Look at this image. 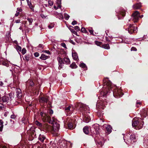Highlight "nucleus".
I'll use <instances>...</instances> for the list:
<instances>
[{"mask_svg":"<svg viewBox=\"0 0 148 148\" xmlns=\"http://www.w3.org/2000/svg\"><path fill=\"white\" fill-rule=\"evenodd\" d=\"M74 108L73 106H69L65 108L64 110L66 113L69 114H71L73 112Z\"/></svg>","mask_w":148,"mask_h":148,"instance_id":"0eeeda50","label":"nucleus"},{"mask_svg":"<svg viewBox=\"0 0 148 148\" xmlns=\"http://www.w3.org/2000/svg\"><path fill=\"white\" fill-rule=\"evenodd\" d=\"M3 128V126H1L0 127V132H1L2 131Z\"/></svg>","mask_w":148,"mask_h":148,"instance_id":"0e129e2a","label":"nucleus"},{"mask_svg":"<svg viewBox=\"0 0 148 148\" xmlns=\"http://www.w3.org/2000/svg\"><path fill=\"white\" fill-rule=\"evenodd\" d=\"M70 67H71L72 69H75L76 68L77 66L75 63L74 62L73 63L70 65Z\"/></svg>","mask_w":148,"mask_h":148,"instance_id":"2f4dec72","label":"nucleus"},{"mask_svg":"<svg viewBox=\"0 0 148 148\" xmlns=\"http://www.w3.org/2000/svg\"><path fill=\"white\" fill-rule=\"evenodd\" d=\"M81 31L83 32L86 33H87V32L85 28L84 27H82L81 29Z\"/></svg>","mask_w":148,"mask_h":148,"instance_id":"79ce46f5","label":"nucleus"},{"mask_svg":"<svg viewBox=\"0 0 148 148\" xmlns=\"http://www.w3.org/2000/svg\"><path fill=\"white\" fill-rule=\"evenodd\" d=\"M79 66L82 68L84 69V70H87V67L85 64L83 63H81L79 64Z\"/></svg>","mask_w":148,"mask_h":148,"instance_id":"393cba45","label":"nucleus"},{"mask_svg":"<svg viewBox=\"0 0 148 148\" xmlns=\"http://www.w3.org/2000/svg\"><path fill=\"white\" fill-rule=\"evenodd\" d=\"M30 56L29 54H26L25 55L24 57V60L28 61L29 60Z\"/></svg>","mask_w":148,"mask_h":148,"instance_id":"473e14b6","label":"nucleus"},{"mask_svg":"<svg viewBox=\"0 0 148 148\" xmlns=\"http://www.w3.org/2000/svg\"><path fill=\"white\" fill-rule=\"evenodd\" d=\"M128 32L130 34H132L133 33H136L137 31V28H135L132 25L130 24L128 29Z\"/></svg>","mask_w":148,"mask_h":148,"instance_id":"6e6552de","label":"nucleus"},{"mask_svg":"<svg viewBox=\"0 0 148 148\" xmlns=\"http://www.w3.org/2000/svg\"><path fill=\"white\" fill-rule=\"evenodd\" d=\"M46 139L45 137L43 135L40 134L38 137V140L41 142H44V140Z\"/></svg>","mask_w":148,"mask_h":148,"instance_id":"a211bd4d","label":"nucleus"},{"mask_svg":"<svg viewBox=\"0 0 148 148\" xmlns=\"http://www.w3.org/2000/svg\"><path fill=\"white\" fill-rule=\"evenodd\" d=\"M49 112L50 114H52L53 113V111L52 110H50L49 111Z\"/></svg>","mask_w":148,"mask_h":148,"instance_id":"5fc2aeb1","label":"nucleus"},{"mask_svg":"<svg viewBox=\"0 0 148 148\" xmlns=\"http://www.w3.org/2000/svg\"><path fill=\"white\" fill-rule=\"evenodd\" d=\"M20 20L18 19V20H16L15 21V22L16 23H20Z\"/></svg>","mask_w":148,"mask_h":148,"instance_id":"69168bd1","label":"nucleus"},{"mask_svg":"<svg viewBox=\"0 0 148 148\" xmlns=\"http://www.w3.org/2000/svg\"><path fill=\"white\" fill-rule=\"evenodd\" d=\"M49 57H50L49 56H47L44 54H42L40 57V58L42 60H44L49 58Z\"/></svg>","mask_w":148,"mask_h":148,"instance_id":"f3484780","label":"nucleus"},{"mask_svg":"<svg viewBox=\"0 0 148 148\" xmlns=\"http://www.w3.org/2000/svg\"><path fill=\"white\" fill-rule=\"evenodd\" d=\"M74 28L77 31L80 30V28L78 26H75Z\"/></svg>","mask_w":148,"mask_h":148,"instance_id":"09e8293b","label":"nucleus"},{"mask_svg":"<svg viewBox=\"0 0 148 148\" xmlns=\"http://www.w3.org/2000/svg\"><path fill=\"white\" fill-rule=\"evenodd\" d=\"M93 127L95 129V132L96 134H98L99 133V127L98 125L96 124L93 126Z\"/></svg>","mask_w":148,"mask_h":148,"instance_id":"6ab92c4d","label":"nucleus"},{"mask_svg":"<svg viewBox=\"0 0 148 148\" xmlns=\"http://www.w3.org/2000/svg\"><path fill=\"white\" fill-rule=\"evenodd\" d=\"M72 56L73 58L75 60L77 61L78 60L77 54L76 53H72Z\"/></svg>","mask_w":148,"mask_h":148,"instance_id":"aec40b11","label":"nucleus"},{"mask_svg":"<svg viewBox=\"0 0 148 148\" xmlns=\"http://www.w3.org/2000/svg\"><path fill=\"white\" fill-rule=\"evenodd\" d=\"M54 27L53 25H49L48 26V27L49 29H51Z\"/></svg>","mask_w":148,"mask_h":148,"instance_id":"052dcab7","label":"nucleus"},{"mask_svg":"<svg viewBox=\"0 0 148 148\" xmlns=\"http://www.w3.org/2000/svg\"><path fill=\"white\" fill-rule=\"evenodd\" d=\"M16 96L18 99H20L22 96V93L20 89H16Z\"/></svg>","mask_w":148,"mask_h":148,"instance_id":"2eb2a0df","label":"nucleus"},{"mask_svg":"<svg viewBox=\"0 0 148 148\" xmlns=\"http://www.w3.org/2000/svg\"><path fill=\"white\" fill-rule=\"evenodd\" d=\"M48 99L45 97H42L40 98L39 99V102L41 104L43 103L46 104L48 101Z\"/></svg>","mask_w":148,"mask_h":148,"instance_id":"f8f14e48","label":"nucleus"},{"mask_svg":"<svg viewBox=\"0 0 148 148\" xmlns=\"http://www.w3.org/2000/svg\"><path fill=\"white\" fill-rule=\"evenodd\" d=\"M68 127L69 129L72 130L74 128L73 126V124L71 123H69L68 124Z\"/></svg>","mask_w":148,"mask_h":148,"instance_id":"7c9ffc66","label":"nucleus"},{"mask_svg":"<svg viewBox=\"0 0 148 148\" xmlns=\"http://www.w3.org/2000/svg\"><path fill=\"white\" fill-rule=\"evenodd\" d=\"M102 47L106 49H110L109 45L108 44L102 45Z\"/></svg>","mask_w":148,"mask_h":148,"instance_id":"c756f323","label":"nucleus"},{"mask_svg":"<svg viewBox=\"0 0 148 148\" xmlns=\"http://www.w3.org/2000/svg\"><path fill=\"white\" fill-rule=\"evenodd\" d=\"M40 16L42 18H46L47 16V15H45L43 14H40Z\"/></svg>","mask_w":148,"mask_h":148,"instance_id":"49530a36","label":"nucleus"},{"mask_svg":"<svg viewBox=\"0 0 148 148\" xmlns=\"http://www.w3.org/2000/svg\"><path fill=\"white\" fill-rule=\"evenodd\" d=\"M95 43L97 46H100L101 44L102 43L101 42H99L97 41H95Z\"/></svg>","mask_w":148,"mask_h":148,"instance_id":"a19ab883","label":"nucleus"},{"mask_svg":"<svg viewBox=\"0 0 148 148\" xmlns=\"http://www.w3.org/2000/svg\"><path fill=\"white\" fill-rule=\"evenodd\" d=\"M34 56L36 57H38L39 56V54L38 52H36L34 53Z\"/></svg>","mask_w":148,"mask_h":148,"instance_id":"3c124183","label":"nucleus"},{"mask_svg":"<svg viewBox=\"0 0 148 148\" xmlns=\"http://www.w3.org/2000/svg\"><path fill=\"white\" fill-rule=\"evenodd\" d=\"M103 128L106 130V132L108 134H110L112 131V127L110 125L107 124H104L103 126Z\"/></svg>","mask_w":148,"mask_h":148,"instance_id":"9b49d317","label":"nucleus"},{"mask_svg":"<svg viewBox=\"0 0 148 148\" xmlns=\"http://www.w3.org/2000/svg\"><path fill=\"white\" fill-rule=\"evenodd\" d=\"M40 114L45 121L51 124L52 131L56 132L58 130L60 127L58 123L56 122L55 120H53V119L52 120L50 116L42 112H40Z\"/></svg>","mask_w":148,"mask_h":148,"instance_id":"f03ea898","label":"nucleus"},{"mask_svg":"<svg viewBox=\"0 0 148 148\" xmlns=\"http://www.w3.org/2000/svg\"><path fill=\"white\" fill-rule=\"evenodd\" d=\"M77 21H74L73 22H72V24L73 25H74L76 24H77Z\"/></svg>","mask_w":148,"mask_h":148,"instance_id":"6e6d98bb","label":"nucleus"},{"mask_svg":"<svg viewBox=\"0 0 148 148\" xmlns=\"http://www.w3.org/2000/svg\"><path fill=\"white\" fill-rule=\"evenodd\" d=\"M42 130L46 132H51L52 127L51 125H49L48 124H45L43 125Z\"/></svg>","mask_w":148,"mask_h":148,"instance_id":"1a4fd4ad","label":"nucleus"},{"mask_svg":"<svg viewBox=\"0 0 148 148\" xmlns=\"http://www.w3.org/2000/svg\"><path fill=\"white\" fill-rule=\"evenodd\" d=\"M26 52V50L25 48H23L22 50L21 53L23 55L25 54Z\"/></svg>","mask_w":148,"mask_h":148,"instance_id":"c03bdc74","label":"nucleus"},{"mask_svg":"<svg viewBox=\"0 0 148 148\" xmlns=\"http://www.w3.org/2000/svg\"><path fill=\"white\" fill-rule=\"evenodd\" d=\"M141 7V5L140 3H137L136 4L134 5L133 7L134 9H137L140 8Z\"/></svg>","mask_w":148,"mask_h":148,"instance_id":"4be33fe9","label":"nucleus"},{"mask_svg":"<svg viewBox=\"0 0 148 148\" xmlns=\"http://www.w3.org/2000/svg\"><path fill=\"white\" fill-rule=\"evenodd\" d=\"M144 122L142 119L140 118H138L137 120L132 121V126L136 130H139L143 127Z\"/></svg>","mask_w":148,"mask_h":148,"instance_id":"20e7f679","label":"nucleus"},{"mask_svg":"<svg viewBox=\"0 0 148 148\" xmlns=\"http://www.w3.org/2000/svg\"><path fill=\"white\" fill-rule=\"evenodd\" d=\"M61 0H57L56 2V5H55L53 6L54 8L56 10L58 8H61Z\"/></svg>","mask_w":148,"mask_h":148,"instance_id":"ddd939ff","label":"nucleus"},{"mask_svg":"<svg viewBox=\"0 0 148 148\" xmlns=\"http://www.w3.org/2000/svg\"><path fill=\"white\" fill-rule=\"evenodd\" d=\"M16 49L18 52H21V48L19 46H17L16 47Z\"/></svg>","mask_w":148,"mask_h":148,"instance_id":"4c0bfd02","label":"nucleus"},{"mask_svg":"<svg viewBox=\"0 0 148 148\" xmlns=\"http://www.w3.org/2000/svg\"><path fill=\"white\" fill-rule=\"evenodd\" d=\"M27 20L29 22L30 25H31L33 21V19L31 18H27Z\"/></svg>","mask_w":148,"mask_h":148,"instance_id":"e433bc0d","label":"nucleus"},{"mask_svg":"<svg viewBox=\"0 0 148 148\" xmlns=\"http://www.w3.org/2000/svg\"><path fill=\"white\" fill-rule=\"evenodd\" d=\"M55 14L56 15L57 17L58 18L60 19H63V16L61 13L56 12H55Z\"/></svg>","mask_w":148,"mask_h":148,"instance_id":"412c9836","label":"nucleus"},{"mask_svg":"<svg viewBox=\"0 0 148 148\" xmlns=\"http://www.w3.org/2000/svg\"><path fill=\"white\" fill-rule=\"evenodd\" d=\"M123 139L126 143L127 144H129L130 143L133 144L136 141V137L134 134L130 136V138L126 140L125 137H123Z\"/></svg>","mask_w":148,"mask_h":148,"instance_id":"39448f33","label":"nucleus"},{"mask_svg":"<svg viewBox=\"0 0 148 148\" xmlns=\"http://www.w3.org/2000/svg\"><path fill=\"white\" fill-rule=\"evenodd\" d=\"M48 4L50 6H52L53 4V1L51 0H49L48 1Z\"/></svg>","mask_w":148,"mask_h":148,"instance_id":"ea45409f","label":"nucleus"},{"mask_svg":"<svg viewBox=\"0 0 148 148\" xmlns=\"http://www.w3.org/2000/svg\"><path fill=\"white\" fill-rule=\"evenodd\" d=\"M143 143L144 146H148V137L145 138Z\"/></svg>","mask_w":148,"mask_h":148,"instance_id":"c85d7f7f","label":"nucleus"},{"mask_svg":"<svg viewBox=\"0 0 148 148\" xmlns=\"http://www.w3.org/2000/svg\"><path fill=\"white\" fill-rule=\"evenodd\" d=\"M62 60L64 63L66 64H69L70 63V60L69 58H64Z\"/></svg>","mask_w":148,"mask_h":148,"instance_id":"b1692460","label":"nucleus"},{"mask_svg":"<svg viewBox=\"0 0 148 148\" xmlns=\"http://www.w3.org/2000/svg\"><path fill=\"white\" fill-rule=\"evenodd\" d=\"M70 17L67 14L65 13L64 14V17L66 20H68Z\"/></svg>","mask_w":148,"mask_h":148,"instance_id":"f704fd0d","label":"nucleus"},{"mask_svg":"<svg viewBox=\"0 0 148 148\" xmlns=\"http://www.w3.org/2000/svg\"><path fill=\"white\" fill-rule=\"evenodd\" d=\"M88 31H89V32H90V33L91 34H92L93 35H94L93 34V30L92 29V28H91L90 29H88Z\"/></svg>","mask_w":148,"mask_h":148,"instance_id":"de8ad7c7","label":"nucleus"},{"mask_svg":"<svg viewBox=\"0 0 148 148\" xmlns=\"http://www.w3.org/2000/svg\"><path fill=\"white\" fill-rule=\"evenodd\" d=\"M19 14V12H16V13L15 14V16H18V15Z\"/></svg>","mask_w":148,"mask_h":148,"instance_id":"e2e57ef3","label":"nucleus"},{"mask_svg":"<svg viewBox=\"0 0 148 148\" xmlns=\"http://www.w3.org/2000/svg\"><path fill=\"white\" fill-rule=\"evenodd\" d=\"M137 50V49L135 48V47H132L131 48V51H136Z\"/></svg>","mask_w":148,"mask_h":148,"instance_id":"864d4df0","label":"nucleus"},{"mask_svg":"<svg viewBox=\"0 0 148 148\" xmlns=\"http://www.w3.org/2000/svg\"><path fill=\"white\" fill-rule=\"evenodd\" d=\"M3 122L2 120H0V125L3 126Z\"/></svg>","mask_w":148,"mask_h":148,"instance_id":"4d7b16f0","label":"nucleus"},{"mask_svg":"<svg viewBox=\"0 0 148 148\" xmlns=\"http://www.w3.org/2000/svg\"><path fill=\"white\" fill-rule=\"evenodd\" d=\"M66 142H64L63 143H61L60 146V148H67V146L66 145Z\"/></svg>","mask_w":148,"mask_h":148,"instance_id":"72a5a7b5","label":"nucleus"},{"mask_svg":"<svg viewBox=\"0 0 148 148\" xmlns=\"http://www.w3.org/2000/svg\"><path fill=\"white\" fill-rule=\"evenodd\" d=\"M11 118L12 119H14L15 117V116L14 115H12L11 116Z\"/></svg>","mask_w":148,"mask_h":148,"instance_id":"bf43d9fd","label":"nucleus"},{"mask_svg":"<svg viewBox=\"0 0 148 148\" xmlns=\"http://www.w3.org/2000/svg\"><path fill=\"white\" fill-rule=\"evenodd\" d=\"M99 102H100L98 101L97 102V103L96 104V107L97 108H99V107H100V105H101V106L102 105L101 103H99Z\"/></svg>","mask_w":148,"mask_h":148,"instance_id":"a18cd8bd","label":"nucleus"},{"mask_svg":"<svg viewBox=\"0 0 148 148\" xmlns=\"http://www.w3.org/2000/svg\"><path fill=\"white\" fill-rule=\"evenodd\" d=\"M3 83L2 82H0V86H3Z\"/></svg>","mask_w":148,"mask_h":148,"instance_id":"774afa93","label":"nucleus"},{"mask_svg":"<svg viewBox=\"0 0 148 148\" xmlns=\"http://www.w3.org/2000/svg\"><path fill=\"white\" fill-rule=\"evenodd\" d=\"M71 32H72L74 34H77V32L75 31V30L73 29H72L71 30Z\"/></svg>","mask_w":148,"mask_h":148,"instance_id":"680f3d73","label":"nucleus"},{"mask_svg":"<svg viewBox=\"0 0 148 148\" xmlns=\"http://www.w3.org/2000/svg\"><path fill=\"white\" fill-rule=\"evenodd\" d=\"M104 138L103 137H100V138H97L96 137L95 138V140L96 143L100 145H102L104 143Z\"/></svg>","mask_w":148,"mask_h":148,"instance_id":"9d476101","label":"nucleus"},{"mask_svg":"<svg viewBox=\"0 0 148 148\" xmlns=\"http://www.w3.org/2000/svg\"><path fill=\"white\" fill-rule=\"evenodd\" d=\"M61 45L65 48H66V45L64 43H62L61 44Z\"/></svg>","mask_w":148,"mask_h":148,"instance_id":"603ef678","label":"nucleus"},{"mask_svg":"<svg viewBox=\"0 0 148 148\" xmlns=\"http://www.w3.org/2000/svg\"><path fill=\"white\" fill-rule=\"evenodd\" d=\"M17 10L19 12H21L22 11V9L20 8H17Z\"/></svg>","mask_w":148,"mask_h":148,"instance_id":"338daca9","label":"nucleus"},{"mask_svg":"<svg viewBox=\"0 0 148 148\" xmlns=\"http://www.w3.org/2000/svg\"><path fill=\"white\" fill-rule=\"evenodd\" d=\"M27 3V4L29 6V8L32 10H34L32 5L31 3L29 0H26Z\"/></svg>","mask_w":148,"mask_h":148,"instance_id":"cd10ccee","label":"nucleus"},{"mask_svg":"<svg viewBox=\"0 0 148 148\" xmlns=\"http://www.w3.org/2000/svg\"><path fill=\"white\" fill-rule=\"evenodd\" d=\"M57 60L58 61L59 63V69L62 68L63 65V64L64 63L62 59L60 57H59L57 58Z\"/></svg>","mask_w":148,"mask_h":148,"instance_id":"4468645a","label":"nucleus"},{"mask_svg":"<svg viewBox=\"0 0 148 148\" xmlns=\"http://www.w3.org/2000/svg\"><path fill=\"white\" fill-rule=\"evenodd\" d=\"M34 85V83L33 81L31 79L29 80L26 83V86L28 87L29 86H33Z\"/></svg>","mask_w":148,"mask_h":148,"instance_id":"dca6fc26","label":"nucleus"},{"mask_svg":"<svg viewBox=\"0 0 148 148\" xmlns=\"http://www.w3.org/2000/svg\"><path fill=\"white\" fill-rule=\"evenodd\" d=\"M42 52L47 53L49 55L51 54L50 52L48 50H44L42 51Z\"/></svg>","mask_w":148,"mask_h":148,"instance_id":"58836bf2","label":"nucleus"},{"mask_svg":"<svg viewBox=\"0 0 148 148\" xmlns=\"http://www.w3.org/2000/svg\"><path fill=\"white\" fill-rule=\"evenodd\" d=\"M140 14L138 11H135L132 14V18L134 23L136 22L139 19Z\"/></svg>","mask_w":148,"mask_h":148,"instance_id":"423d86ee","label":"nucleus"},{"mask_svg":"<svg viewBox=\"0 0 148 148\" xmlns=\"http://www.w3.org/2000/svg\"><path fill=\"white\" fill-rule=\"evenodd\" d=\"M3 102H7L9 100V98L6 96H3L1 99Z\"/></svg>","mask_w":148,"mask_h":148,"instance_id":"bb28decb","label":"nucleus"},{"mask_svg":"<svg viewBox=\"0 0 148 148\" xmlns=\"http://www.w3.org/2000/svg\"><path fill=\"white\" fill-rule=\"evenodd\" d=\"M2 64L3 65L5 66H8V64L7 63H6V62H3L2 63Z\"/></svg>","mask_w":148,"mask_h":148,"instance_id":"13d9d810","label":"nucleus"},{"mask_svg":"<svg viewBox=\"0 0 148 148\" xmlns=\"http://www.w3.org/2000/svg\"><path fill=\"white\" fill-rule=\"evenodd\" d=\"M35 123L36 125L40 127L42 129L43 126V125H42L41 123H40L37 121H35Z\"/></svg>","mask_w":148,"mask_h":148,"instance_id":"a878e982","label":"nucleus"},{"mask_svg":"<svg viewBox=\"0 0 148 148\" xmlns=\"http://www.w3.org/2000/svg\"><path fill=\"white\" fill-rule=\"evenodd\" d=\"M79 110L83 112L82 114L84 116L83 119L84 122L86 123H88L90 120V118L88 115V112L89 110V107L84 105L81 104L80 106Z\"/></svg>","mask_w":148,"mask_h":148,"instance_id":"7ed1b4c3","label":"nucleus"},{"mask_svg":"<svg viewBox=\"0 0 148 148\" xmlns=\"http://www.w3.org/2000/svg\"><path fill=\"white\" fill-rule=\"evenodd\" d=\"M9 96L11 99H12L14 98V94L12 93H10L9 94Z\"/></svg>","mask_w":148,"mask_h":148,"instance_id":"37998d69","label":"nucleus"},{"mask_svg":"<svg viewBox=\"0 0 148 148\" xmlns=\"http://www.w3.org/2000/svg\"><path fill=\"white\" fill-rule=\"evenodd\" d=\"M120 15H121L122 16H125V10H122L120 12Z\"/></svg>","mask_w":148,"mask_h":148,"instance_id":"c9c22d12","label":"nucleus"},{"mask_svg":"<svg viewBox=\"0 0 148 148\" xmlns=\"http://www.w3.org/2000/svg\"><path fill=\"white\" fill-rule=\"evenodd\" d=\"M104 86L103 88L105 89L103 91L101 92V95L103 96H104L108 94L109 92L110 93L111 92H112L114 96L116 98L118 97H121L123 95L121 89L115 90L114 91H113L112 88L113 86L110 81L107 80L104 82Z\"/></svg>","mask_w":148,"mask_h":148,"instance_id":"f257e3e1","label":"nucleus"},{"mask_svg":"<svg viewBox=\"0 0 148 148\" xmlns=\"http://www.w3.org/2000/svg\"><path fill=\"white\" fill-rule=\"evenodd\" d=\"M83 130L84 133L86 134H88L89 133V127L88 126H85L83 129Z\"/></svg>","mask_w":148,"mask_h":148,"instance_id":"5701e85b","label":"nucleus"},{"mask_svg":"<svg viewBox=\"0 0 148 148\" xmlns=\"http://www.w3.org/2000/svg\"><path fill=\"white\" fill-rule=\"evenodd\" d=\"M4 106L2 103H0V110L4 108Z\"/></svg>","mask_w":148,"mask_h":148,"instance_id":"8fccbe9b","label":"nucleus"}]
</instances>
